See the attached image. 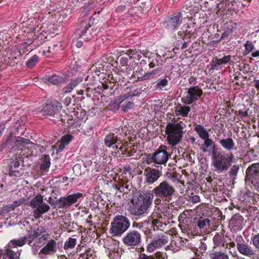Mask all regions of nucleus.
Masks as SVG:
<instances>
[{
    "mask_svg": "<svg viewBox=\"0 0 259 259\" xmlns=\"http://www.w3.org/2000/svg\"><path fill=\"white\" fill-rule=\"evenodd\" d=\"M38 61L39 57L37 55H34L27 61L26 65L29 68H32Z\"/></svg>",
    "mask_w": 259,
    "mask_h": 259,
    "instance_id": "nucleus-40",
    "label": "nucleus"
},
{
    "mask_svg": "<svg viewBox=\"0 0 259 259\" xmlns=\"http://www.w3.org/2000/svg\"><path fill=\"white\" fill-rule=\"evenodd\" d=\"M168 242V238L163 234L154 237L152 242L148 245L147 250L152 252L156 248L160 247Z\"/></svg>",
    "mask_w": 259,
    "mask_h": 259,
    "instance_id": "nucleus-17",
    "label": "nucleus"
},
{
    "mask_svg": "<svg viewBox=\"0 0 259 259\" xmlns=\"http://www.w3.org/2000/svg\"><path fill=\"white\" fill-rule=\"evenodd\" d=\"M131 225L129 219L123 215H117L111 223L110 234L113 236H121L130 228Z\"/></svg>",
    "mask_w": 259,
    "mask_h": 259,
    "instance_id": "nucleus-4",
    "label": "nucleus"
},
{
    "mask_svg": "<svg viewBox=\"0 0 259 259\" xmlns=\"http://www.w3.org/2000/svg\"><path fill=\"white\" fill-rule=\"evenodd\" d=\"M154 196L152 190L151 191L147 190L144 193L142 199H140L141 202L148 209L152 204Z\"/></svg>",
    "mask_w": 259,
    "mask_h": 259,
    "instance_id": "nucleus-27",
    "label": "nucleus"
},
{
    "mask_svg": "<svg viewBox=\"0 0 259 259\" xmlns=\"http://www.w3.org/2000/svg\"><path fill=\"white\" fill-rule=\"evenodd\" d=\"M152 192L155 196L154 200L155 206L162 204V202L169 203L176 193L174 187L167 180L161 182L152 189Z\"/></svg>",
    "mask_w": 259,
    "mask_h": 259,
    "instance_id": "nucleus-1",
    "label": "nucleus"
},
{
    "mask_svg": "<svg viewBox=\"0 0 259 259\" xmlns=\"http://www.w3.org/2000/svg\"><path fill=\"white\" fill-rule=\"evenodd\" d=\"M194 131L202 140L209 137V134L207 130L201 124H196L194 125Z\"/></svg>",
    "mask_w": 259,
    "mask_h": 259,
    "instance_id": "nucleus-32",
    "label": "nucleus"
},
{
    "mask_svg": "<svg viewBox=\"0 0 259 259\" xmlns=\"http://www.w3.org/2000/svg\"><path fill=\"white\" fill-rule=\"evenodd\" d=\"M203 140L204 141L203 143L201 145L200 149L204 153L208 152L209 148L211 146H212V147L214 145L215 146L214 142L211 139H210L209 137L204 139Z\"/></svg>",
    "mask_w": 259,
    "mask_h": 259,
    "instance_id": "nucleus-39",
    "label": "nucleus"
},
{
    "mask_svg": "<svg viewBox=\"0 0 259 259\" xmlns=\"http://www.w3.org/2000/svg\"><path fill=\"white\" fill-rule=\"evenodd\" d=\"M237 249L241 254L247 257L254 258L256 256V250L245 242L237 243Z\"/></svg>",
    "mask_w": 259,
    "mask_h": 259,
    "instance_id": "nucleus-18",
    "label": "nucleus"
},
{
    "mask_svg": "<svg viewBox=\"0 0 259 259\" xmlns=\"http://www.w3.org/2000/svg\"><path fill=\"white\" fill-rule=\"evenodd\" d=\"M20 163L17 157L12 159L10 162L9 166V175L11 177H18L20 176V172L18 168L20 166Z\"/></svg>",
    "mask_w": 259,
    "mask_h": 259,
    "instance_id": "nucleus-25",
    "label": "nucleus"
},
{
    "mask_svg": "<svg viewBox=\"0 0 259 259\" xmlns=\"http://www.w3.org/2000/svg\"><path fill=\"white\" fill-rule=\"evenodd\" d=\"M141 52H143V51H138L136 49H129L126 50L119 51L120 55L122 54H126L127 56L130 57V58L136 60H140L141 59V54H142V53Z\"/></svg>",
    "mask_w": 259,
    "mask_h": 259,
    "instance_id": "nucleus-28",
    "label": "nucleus"
},
{
    "mask_svg": "<svg viewBox=\"0 0 259 259\" xmlns=\"http://www.w3.org/2000/svg\"><path fill=\"white\" fill-rule=\"evenodd\" d=\"M161 71V68L157 67L151 71L145 73L143 76L139 77L138 80L139 81H144L153 79L156 75L159 74Z\"/></svg>",
    "mask_w": 259,
    "mask_h": 259,
    "instance_id": "nucleus-33",
    "label": "nucleus"
},
{
    "mask_svg": "<svg viewBox=\"0 0 259 259\" xmlns=\"http://www.w3.org/2000/svg\"><path fill=\"white\" fill-rule=\"evenodd\" d=\"M244 225V218L239 213L233 215L229 223V227L232 232L242 230Z\"/></svg>",
    "mask_w": 259,
    "mask_h": 259,
    "instance_id": "nucleus-16",
    "label": "nucleus"
},
{
    "mask_svg": "<svg viewBox=\"0 0 259 259\" xmlns=\"http://www.w3.org/2000/svg\"><path fill=\"white\" fill-rule=\"evenodd\" d=\"M109 106H110V109L113 111H114L118 110L119 109V108L121 107V105H120V104H118L115 101H112L110 102Z\"/></svg>",
    "mask_w": 259,
    "mask_h": 259,
    "instance_id": "nucleus-54",
    "label": "nucleus"
},
{
    "mask_svg": "<svg viewBox=\"0 0 259 259\" xmlns=\"http://www.w3.org/2000/svg\"><path fill=\"white\" fill-rule=\"evenodd\" d=\"M168 80L165 77L163 79H159L156 82L155 88L159 91L162 90V89L168 84Z\"/></svg>",
    "mask_w": 259,
    "mask_h": 259,
    "instance_id": "nucleus-42",
    "label": "nucleus"
},
{
    "mask_svg": "<svg viewBox=\"0 0 259 259\" xmlns=\"http://www.w3.org/2000/svg\"><path fill=\"white\" fill-rule=\"evenodd\" d=\"M72 139L73 137L71 135L67 134L61 138L60 141L65 145H67L72 141Z\"/></svg>",
    "mask_w": 259,
    "mask_h": 259,
    "instance_id": "nucleus-51",
    "label": "nucleus"
},
{
    "mask_svg": "<svg viewBox=\"0 0 259 259\" xmlns=\"http://www.w3.org/2000/svg\"><path fill=\"white\" fill-rule=\"evenodd\" d=\"M246 183H251L259 191V162L252 163L246 170Z\"/></svg>",
    "mask_w": 259,
    "mask_h": 259,
    "instance_id": "nucleus-7",
    "label": "nucleus"
},
{
    "mask_svg": "<svg viewBox=\"0 0 259 259\" xmlns=\"http://www.w3.org/2000/svg\"><path fill=\"white\" fill-rule=\"evenodd\" d=\"M231 33V30H226L222 34V36L221 39H224L226 37H227Z\"/></svg>",
    "mask_w": 259,
    "mask_h": 259,
    "instance_id": "nucleus-60",
    "label": "nucleus"
},
{
    "mask_svg": "<svg viewBox=\"0 0 259 259\" xmlns=\"http://www.w3.org/2000/svg\"><path fill=\"white\" fill-rule=\"evenodd\" d=\"M202 94V90L198 85H192L185 89L181 101L185 105H190L198 101Z\"/></svg>",
    "mask_w": 259,
    "mask_h": 259,
    "instance_id": "nucleus-5",
    "label": "nucleus"
},
{
    "mask_svg": "<svg viewBox=\"0 0 259 259\" xmlns=\"http://www.w3.org/2000/svg\"><path fill=\"white\" fill-rule=\"evenodd\" d=\"M161 258H164L163 257L158 258L157 257H154V256H151V255L148 256L144 253L141 254L139 256V259H161Z\"/></svg>",
    "mask_w": 259,
    "mask_h": 259,
    "instance_id": "nucleus-57",
    "label": "nucleus"
},
{
    "mask_svg": "<svg viewBox=\"0 0 259 259\" xmlns=\"http://www.w3.org/2000/svg\"><path fill=\"white\" fill-rule=\"evenodd\" d=\"M30 141V140L22 137L10 136L7 141L6 145L11 149L21 151Z\"/></svg>",
    "mask_w": 259,
    "mask_h": 259,
    "instance_id": "nucleus-13",
    "label": "nucleus"
},
{
    "mask_svg": "<svg viewBox=\"0 0 259 259\" xmlns=\"http://www.w3.org/2000/svg\"><path fill=\"white\" fill-rule=\"evenodd\" d=\"M185 123L180 121L177 123H168L166 127L165 134L167 135V141L172 146L178 144L183 137Z\"/></svg>",
    "mask_w": 259,
    "mask_h": 259,
    "instance_id": "nucleus-3",
    "label": "nucleus"
},
{
    "mask_svg": "<svg viewBox=\"0 0 259 259\" xmlns=\"http://www.w3.org/2000/svg\"><path fill=\"white\" fill-rule=\"evenodd\" d=\"M227 4L226 2H220L218 3L215 7V10L221 15H224L225 13V10L227 9Z\"/></svg>",
    "mask_w": 259,
    "mask_h": 259,
    "instance_id": "nucleus-44",
    "label": "nucleus"
},
{
    "mask_svg": "<svg viewBox=\"0 0 259 259\" xmlns=\"http://www.w3.org/2000/svg\"><path fill=\"white\" fill-rule=\"evenodd\" d=\"M25 200L23 198H21L18 200H15L14 202L11 204L13 208L14 209L16 207L20 206L24 203Z\"/></svg>",
    "mask_w": 259,
    "mask_h": 259,
    "instance_id": "nucleus-56",
    "label": "nucleus"
},
{
    "mask_svg": "<svg viewBox=\"0 0 259 259\" xmlns=\"http://www.w3.org/2000/svg\"><path fill=\"white\" fill-rule=\"evenodd\" d=\"M169 155L166 150H162L160 148L157 149L154 152L155 163L158 164H165L168 159Z\"/></svg>",
    "mask_w": 259,
    "mask_h": 259,
    "instance_id": "nucleus-22",
    "label": "nucleus"
},
{
    "mask_svg": "<svg viewBox=\"0 0 259 259\" xmlns=\"http://www.w3.org/2000/svg\"><path fill=\"white\" fill-rule=\"evenodd\" d=\"M44 228L42 227H37V228L33 231V232H35V233H38V235L40 236L41 235V233L44 232Z\"/></svg>",
    "mask_w": 259,
    "mask_h": 259,
    "instance_id": "nucleus-64",
    "label": "nucleus"
},
{
    "mask_svg": "<svg viewBox=\"0 0 259 259\" xmlns=\"http://www.w3.org/2000/svg\"><path fill=\"white\" fill-rule=\"evenodd\" d=\"M245 46V51L244 52V55H247L248 54H249L254 49V46L252 44V42L250 41H247L245 44L244 45Z\"/></svg>",
    "mask_w": 259,
    "mask_h": 259,
    "instance_id": "nucleus-48",
    "label": "nucleus"
},
{
    "mask_svg": "<svg viewBox=\"0 0 259 259\" xmlns=\"http://www.w3.org/2000/svg\"><path fill=\"white\" fill-rule=\"evenodd\" d=\"M13 210L14 209L11 204L5 205L0 209V213L3 215H5V214L10 212Z\"/></svg>",
    "mask_w": 259,
    "mask_h": 259,
    "instance_id": "nucleus-50",
    "label": "nucleus"
},
{
    "mask_svg": "<svg viewBox=\"0 0 259 259\" xmlns=\"http://www.w3.org/2000/svg\"><path fill=\"white\" fill-rule=\"evenodd\" d=\"M218 141L221 147L227 152H231L232 150H236L235 143L231 138L216 140Z\"/></svg>",
    "mask_w": 259,
    "mask_h": 259,
    "instance_id": "nucleus-23",
    "label": "nucleus"
},
{
    "mask_svg": "<svg viewBox=\"0 0 259 259\" xmlns=\"http://www.w3.org/2000/svg\"><path fill=\"white\" fill-rule=\"evenodd\" d=\"M90 24L85 21H81L79 28L76 30L75 34L79 36H83L90 27Z\"/></svg>",
    "mask_w": 259,
    "mask_h": 259,
    "instance_id": "nucleus-35",
    "label": "nucleus"
},
{
    "mask_svg": "<svg viewBox=\"0 0 259 259\" xmlns=\"http://www.w3.org/2000/svg\"><path fill=\"white\" fill-rule=\"evenodd\" d=\"M46 80L50 83L57 86H61L66 82V78L65 77L56 74L47 76Z\"/></svg>",
    "mask_w": 259,
    "mask_h": 259,
    "instance_id": "nucleus-26",
    "label": "nucleus"
},
{
    "mask_svg": "<svg viewBox=\"0 0 259 259\" xmlns=\"http://www.w3.org/2000/svg\"><path fill=\"white\" fill-rule=\"evenodd\" d=\"M76 244V239L75 238H69V239L65 242L64 248L66 250L69 248H73Z\"/></svg>",
    "mask_w": 259,
    "mask_h": 259,
    "instance_id": "nucleus-45",
    "label": "nucleus"
},
{
    "mask_svg": "<svg viewBox=\"0 0 259 259\" xmlns=\"http://www.w3.org/2000/svg\"><path fill=\"white\" fill-rule=\"evenodd\" d=\"M29 233L28 237H24V238H26L27 239V242L26 243H28L30 246L34 245L36 247H40L42 246V245L45 244L48 239V235H43L38 241H35V243L33 244H31L33 241L36 239L38 236V233H36L35 232H33L32 231H29Z\"/></svg>",
    "mask_w": 259,
    "mask_h": 259,
    "instance_id": "nucleus-19",
    "label": "nucleus"
},
{
    "mask_svg": "<svg viewBox=\"0 0 259 259\" xmlns=\"http://www.w3.org/2000/svg\"><path fill=\"white\" fill-rule=\"evenodd\" d=\"M216 146L214 145L211 151L212 164L215 169L219 172L228 170L233 162L234 155L231 152L225 151L216 152Z\"/></svg>",
    "mask_w": 259,
    "mask_h": 259,
    "instance_id": "nucleus-2",
    "label": "nucleus"
},
{
    "mask_svg": "<svg viewBox=\"0 0 259 259\" xmlns=\"http://www.w3.org/2000/svg\"><path fill=\"white\" fill-rule=\"evenodd\" d=\"M231 56L228 55L223 57L221 59H215L212 61L211 65L212 67L216 68L221 65H225L230 62Z\"/></svg>",
    "mask_w": 259,
    "mask_h": 259,
    "instance_id": "nucleus-37",
    "label": "nucleus"
},
{
    "mask_svg": "<svg viewBox=\"0 0 259 259\" xmlns=\"http://www.w3.org/2000/svg\"><path fill=\"white\" fill-rule=\"evenodd\" d=\"M190 200L193 203H197L200 201V197L197 195H194L190 197Z\"/></svg>",
    "mask_w": 259,
    "mask_h": 259,
    "instance_id": "nucleus-59",
    "label": "nucleus"
},
{
    "mask_svg": "<svg viewBox=\"0 0 259 259\" xmlns=\"http://www.w3.org/2000/svg\"><path fill=\"white\" fill-rule=\"evenodd\" d=\"M120 140L116 136H115L113 133H110L107 135L104 139V142L106 146L111 147L113 149L116 150L118 148V143Z\"/></svg>",
    "mask_w": 259,
    "mask_h": 259,
    "instance_id": "nucleus-24",
    "label": "nucleus"
},
{
    "mask_svg": "<svg viewBox=\"0 0 259 259\" xmlns=\"http://www.w3.org/2000/svg\"><path fill=\"white\" fill-rule=\"evenodd\" d=\"M119 187L118 188V190L120 192H124L125 189H128V186L126 185V183L123 180H120L118 182Z\"/></svg>",
    "mask_w": 259,
    "mask_h": 259,
    "instance_id": "nucleus-53",
    "label": "nucleus"
},
{
    "mask_svg": "<svg viewBox=\"0 0 259 259\" xmlns=\"http://www.w3.org/2000/svg\"><path fill=\"white\" fill-rule=\"evenodd\" d=\"M61 104L58 101H54L51 104H46L38 109V116L45 117H58L59 111L61 108Z\"/></svg>",
    "mask_w": 259,
    "mask_h": 259,
    "instance_id": "nucleus-6",
    "label": "nucleus"
},
{
    "mask_svg": "<svg viewBox=\"0 0 259 259\" xmlns=\"http://www.w3.org/2000/svg\"><path fill=\"white\" fill-rule=\"evenodd\" d=\"M251 243L255 247L256 249L259 250V233L252 234L251 237Z\"/></svg>",
    "mask_w": 259,
    "mask_h": 259,
    "instance_id": "nucleus-46",
    "label": "nucleus"
},
{
    "mask_svg": "<svg viewBox=\"0 0 259 259\" xmlns=\"http://www.w3.org/2000/svg\"><path fill=\"white\" fill-rule=\"evenodd\" d=\"M191 111V108L189 106H182L180 105L177 107L176 110V114L177 115H181L183 117L187 116L188 113Z\"/></svg>",
    "mask_w": 259,
    "mask_h": 259,
    "instance_id": "nucleus-38",
    "label": "nucleus"
},
{
    "mask_svg": "<svg viewBox=\"0 0 259 259\" xmlns=\"http://www.w3.org/2000/svg\"><path fill=\"white\" fill-rule=\"evenodd\" d=\"M145 161L148 164H151L152 162H154L155 163V158L154 157V153L147 154Z\"/></svg>",
    "mask_w": 259,
    "mask_h": 259,
    "instance_id": "nucleus-55",
    "label": "nucleus"
},
{
    "mask_svg": "<svg viewBox=\"0 0 259 259\" xmlns=\"http://www.w3.org/2000/svg\"><path fill=\"white\" fill-rule=\"evenodd\" d=\"M122 241L126 246L134 248L141 243V235L137 230L129 231L123 237Z\"/></svg>",
    "mask_w": 259,
    "mask_h": 259,
    "instance_id": "nucleus-9",
    "label": "nucleus"
},
{
    "mask_svg": "<svg viewBox=\"0 0 259 259\" xmlns=\"http://www.w3.org/2000/svg\"><path fill=\"white\" fill-rule=\"evenodd\" d=\"M128 62V59L125 57H121L119 60L120 64L123 66H126L127 65Z\"/></svg>",
    "mask_w": 259,
    "mask_h": 259,
    "instance_id": "nucleus-58",
    "label": "nucleus"
},
{
    "mask_svg": "<svg viewBox=\"0 0 259 259\" xmlns=\"http://www.w3.org/2000/svg\"><path fill=\"white\" fill-rule=\"evenodd\" d=\"M134 105H135V104L133 102L126 100V101H125V102H124V103H123L121 105V107L122 110L124 112H126L129 110L134 108Z\"/></svg>",
    "mask_w": 259,
    "mask_h": 259,
    "instance_id": "nucleus-43",
    "label": "nucleus"
},
{
    "mask_svg": "<svg viewBox=\"0 0 259 259\" xmlns=\"http://www.w3.org/2000/svg\"><path fill=\"white\" fill-rule=\"evenodd\" d=\"M82 81V79L77 77L72 80L63 89V94H66L71 93V91Z\"/></svg>",
    "mask_w": 259,
    "mask_h": 259,
    "instance_id": "nucleus-29",
    "label": "nucleus"
},
{
    "mask_svg": "<svg viewBox=\"0 0 259 259\" xmlns=\"http://www.w3.org/2000/svg\"><path fill=\"white\" fill-rule=\"evenodd\" d=\"M209 259H229L228 254L223 251L212 250L208 253Z\"/></svg>",
    "mask_w": 259,
    "mask_h": 259,
    "instance_id": "nucleus-31",
    "label": "nucleus"
},
{
    "mask_svg": "<svg viewBox=\"0 0 259 259\" xmlns=\"http://www.w3.org/2000/svg\"><path fill=\"white\" fill-rule=\"evenodd\" d=\"M30 205L33 210V215L35 219H39L50 209V206L43 202L42 197L39 195L36 196L30 201Z\"/></svg>",
    "mask_w": 259,
    "mask_h": 259,
    "instance_id": "nucleus-8",
    "label": "nucleus"
},
{
    "mask_svg": "<svg viewBox=\"0 0 259 259\" xmlns=\"http://www.w3.org/2000/svg\"><path fill=\"white\" fill-rule=\"evenodd\" d=\"M149 223V221H148L147 223L145 222L144 223H138L134 222L133 223L132 225L133 228H137L140 229V230H142L145 232V234L146 235L148 236H150L151 234L152 233V230L151 229H148L146 227H145L146 225H148Z\"/></svg>",
    "mask_w": 259,
    "mask_h": 259,
    "instance_id": "nucleus-36",
    "label": "nucleus"
},
{
    "mask_svg": "<svg viewBox=\"0 0 259 259\" xmlns=\"http://www.w3.org/2000/svg\"><path fill=\"white\" fill-rule=\"evenodd\" d=\"M144 175L145 176V182L148 184H152L160 177L161 172L155 168L145 169Z\"/></svg>",
    "mask_w": 259,
    "mask_h": 259,
    "instance_id": "nucleus-20",
    "label": "nucleus"
},
{
    "mask_svg": "<svg viewBox=\"0 0 259 259\" xmlns=\"http://www.w3.org/2000/svg\"><path fill=\"white\" fill-rule=\"evenodd\" d=\"M135 94H132V95H127V94H124L121 96H119L117 97L116 101L118 104H120L121 105L125 101H126V99L129 98L130 97H133L135 96Z\"/></svg>",
    "mask_w": 259,
    "mask_h": 259,
    "instance_id": "nucleus-49",
    "label": "nucleus"
},
{
    "mask_svg": "<svg viewBox=\"0 0 259 259\" xmlns=\"http://www.w3.org/2000/svg\"><path fill=\"white\" fill-rule=\"evenodd\" d=\"M198 247L201 250L205 251L207 249V245H206V243L201 241L199 243V244L198 245Z\"/></svg>",
    "mask_w": 259,
    "mask_h": 259,
    "instance_id": "nucleus-62",
    "label": "nucleus"
},
{
    "mask_svg": "<svg viewBox=\"0 0 259 259\" xmlns=\"http://www.w3.org/2000/svg\"><path fill=\"white\" fill-rule=\"evenodd\" d=\"M141 52L143 56L148 59L150 68H153L155 67H160V65H161L163 63L162 57L157 54L148 51H143V52Z\"/></svg>",
    "mask_w": 259,
    "mask_h": 259,
    "instance_id": "nucleus-14",
    "label": "nucleus"
},
{
    "mask_svg": "<svg viewBox=\"0 0 259 259\" xmlns=\"http://www.w3.org/2000/svg\"><path fill=\"white\" fill-rule=\"evenodd\" d=\"M239 167L237 165H233L229 171V176L230 179L234 181L236 179V177L239 171Z\"/></svg>",
    "mask_w": 259,
    "mask_h": 259,
    "instance_id": "nucleus-41",
    "label": "nucleus"
},
{
    "mask_svg": "<svg viewBox=\"0 0 259 259\" xmlns=\"http://www.w3.org/2000/svg\"><path fill=\"white\" fill-rule=\"evenodd\" d=\"M66 146V145L60 141L58 146V148L57 150V153L63 151Z\"/></svg>",
    "mask_w": 259,
    "mask_h": 259,
    "instance_id": "nucleus-61",
    "label": "nucleus"
},
{
    "mask_svg": "<svg viewBox=\"0 0 259 259\" xmlns=\"http://www.w3.org/2000/svg\"><path fill=\"white\" fill-rule=\"evenodd\" d=\"M182 13L176 12L167 17L163 21V24L166 28L170 30H176L182 24Z\"/></svg>",
    "mask_w": 259,
    "mask_h": 259,
    "instance_id": "nucleus-10",
    "label": "nucleus"
},
{
    "mask_svg": "<svg viewBox=\"0 0 259 259\" xmlns=\"http://www.w3.org/2000/svg\"><path fill=\"white\" fill-rule=\"evenodd\" d=\"M6 128L5 123L3 122L0 123V138L2 136Z\"/></svg>",
    "mask_w": 259,
    "mask_h": 259,
    "instance_id": "nucleus-63",
    "label": "nucleus"
},
{
    "mask_svg": "<svg viewBox=\"0 0 259 259\" xmlns=\"http://www.w3.org/2000/svg\"><path fill=\"white\" fill-rule=\"evenodd\" d=\"M213 242L214 247H223L227 248L228 246L226 238L222 234H216L213 238Z\"/></svg>",
    "mask_w": 259,
    "mask_h": 259,
    "instance_id": "nucleus-30",
    "label": "nucleus"
},
{
    "mask_svg": "<svg viewBox=\"0 0 259 259\" xmlns=\"http://www.w3.org/2000/svg\"><path fill=\"white\" fill-rule=\"evenodd\" d=\"M51 165V158L49 155H43L40 158V163L39 168L41 170L48 169Z\"/></svg>",
    "mask_w": 259,
    "mask_h": 259,
    "instance_id": "nucleus-34",
    "label": "nucleus"
},
{
    "mask_svg": "<svg viewBox=\"0 0 259 259\" xmlns=\"http://www.w3.org/2000/svg\"><path fill=\"white\" fill-rule=\"evenodd\" d=\"M83 196L82 193H77L75 194L68 195L65 197H61L59 199L57 205L60 208L68 209L77 200Z\"/></svg>",
    "mask_w": 259,
    "mask_h": 259,
    "instance_id": "nucleus-12",
    "label": "nucleus"
},
{
    "mask_svg": "<svg viewBox=\"0 0 259 259\" xmlns=\"http://www.w3.org/2000/svg\"><path fill=\"white\" fill-rule=\"evenodd\" d=\"M56 241L54 240H50L48 241L47 244L40 250L38 255L41 259H44L41 254L45 255H52L56 252Z\"/></svg>",
    "mask_w": 259,
    "mask_h": 259,
    "instance_id": "nucleus-21",
    "label": "nucleus"
},
{
    "mask_svg": "<svg viewBox=\"0 0 259 259\" xmlns=\"http://www.w3.org/2000/svg\"><path fill=\"white\" fill-rule=\"evenodd\" d=\"M209 220L207 219H202L198 221L197 226L200 229H204L207 224H209Z\"/></svg>",
    "mask_w": 259,
    "mask_h": 259,
    "instance_id": "nucleus-52",
    "label": "nucleus"
},
{
    "mask_svg": "<svg viewBox=\"0 0 259 259\" xmlns=\"http://www.w3.org/2000/svg\"><path fill=\"white\" fill-rule=\"evenodd\" d=\"M39 146L31 141L26 145L20 152V158H29L32 156H36L38 153Z\"/></svg>",
    "mask_w": 259,
    "mask_h": 259,
    "instance_id": "nucleus-15",
    "label": "nucleus"
},
{
    "mask_svg": "<svg viewBox=\"0 0 259 259\" xmlns=\"http://www.w3.org/2000/svg\"><path fill=\"white\" fill-rule=\"evenodd\" d=\"M181 249L180 245L176 241H171L170 245L166 247V249L171 250L173 252H176Z\"/></svg>",
    "mask_w": 259,
    "mask_h": 259,
    "instance_id": "nucleus-47",
    "label": "nucleus"
},
{
    "mask_svg": "<svg viewBox=\"0 0 259 259\" xmlns=\"http://www.w3.org/2000/svg\"><path fill=\"white\" fill-rule=\"evenodd\" d=\"M148 209L141 202L139 198L132 200L130 212L135 220H137L147 213Z\"/></svg>",
    "mask_w": 259,
    "mask_h": 259,
    "instance_id": "nucleus-11",
    "label": "nucleus"
}]
</instances>
